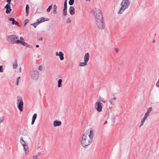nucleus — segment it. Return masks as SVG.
Here are the masks:
<instances>
[{
    "instance_id": "f257e3e1",
    "label": "nucleus",
    "mask_w": 159,
    "mask_h": 159,
    "mask_svg": "<svg viewBox=\"0 0 159 159\" xmlns=\"http://www.w3.org/2000/svg\"><path fill=\"white\" fill-rule=\"evenodd\" d=\"M93 12L96 19V25L100 29H104L105 26L101 10L98 8H95L93 9Z\"/></svg>"
},
{
    "instance_id": "f03ea898",
    "label": "nucleus",
    "mask_w": 159,
    "mask_h": 159,
    "mask_svg": "<svg viewBox=\"0 0 159 159\" xmlns=\"http://www.w3.org/2000/svg\"><path fill=\"white\" fill-rule=\"evenodd\" d=\"M93 139L87 136V133L84 134L81 138V143L82 146L84 148L90 144L92 142Z\"/></svg>"
},
{
    "instance_id": "7ed1b4c3",
    "label": "nucleus",
    "mask_w": 159,
    "mask_h": 159,
    "mask_svg": "<svg viewBox=\"0 0 159 159\" xmlns=\"http://www.w3.org/2000/svg\"><path fill=\"white\" fill-rule=\"evenodd\" d=\"M17 107L18 109L20 110V111H22L23 110L24 103L22 98L18 97L17 98Z\"/></svg>"
},
{
    "instance_id": "20e7f679",
    "label": "nucleus",
    "mask_w": 159,
    "mask_h": 159,
    "mask_svg": "<svg viewBox=\"0 0 159 159\" xmlns=\"http://www.w3.org/2000/svg\"><path fill=\"white\" fill-rule=\"evenodd\" d=\"M49 20V18H47V19L45 20V18L43 17H41L37 20V22L33 24H32L31 25L33 26L35 28H36L37 26L39 24L46 21H48Z\"/></svg>"
},
{
    "instance_id": "39448f33",
    "label": "nucleus",
    "mask_w": 159,
    "mask_h": 159,
    "mask_svg": "<svg viewBox=\"0 0 159 159\" xmlns=\"http://www.w3.org/2000/svg\"><path fill=\"white\" fill-rule=\"evenodd\" d=\"M16 36L15 35H11L8 36V40L12 44L16 43L17 40H16Z\"/></svg>"
},
{
    "instance_id": "423d86ee",
    "label": "nucleus",
    "mask_w": 159,
    "mask_h": 159,
    "mask_svg": "<svg viewBox=\"0 0 159 159\" xmlns=\"http://www.w3.org/2000/svg\"><path fill=\"white\" fill-rule=\"evenodd\" d=\"M39 77L38 72L37 71L32 70L31 72V77L34 80H37Z\"/></svg>"
},
{
    "instance_id": "0eeeda50",
    "label": "nucleus",
    "mask_w": 159,
    "mask_h": 159,
    "mask_svg": "<svg viewBox=\"0 0 159 159\" xmlns=\"http://www.w3.org/2000/svg\"><path fill=\"white\" fill-rule=\"evenodd\" d=\"M95 109L99 112L102 111V107L100 102H97L95 103Z\"/></svg>"
},
{
    "instance_id": "6e6552de",
    "label": "nucleus",
    "mask_w": 159,
    "mask_h": 159,
    "mask_svg": "<svg viewBox=\"0 0 159 159\" xmlns=\"http://www.w3.org/2000/svg\"><path fill=\"white\" fill-rule=\"evenodd\" d=\"M4 8L6 9V13L7 14H9L11 11V7L10 5L7 4L5 6Z\"/></svg>"
},
{
    "instance_id": "1a4fd4ad",
    "label": "nucleus",
    "mask_w": 159,
    "mask_h": 159,
    "mask_svg": "<svg viewBox=\"0 0 159 159\" xmlns=\"http://www.w3.org/2000/svg\"><path fill=\"white\" fill-rule=\"evenodd\" d=\"M56 55L57 56H59L60 59L61 61H63L64 59V54L62 52L60 51L59 53L57 52L56 53Z\"/></svg>"
},
{
    "instance_id": "9d476101",
    "label": "nucleus",
    "mask_w": 159,
    "mask_h": 159,
    "mask_svg": "<svg viewBox=\"0 0 159 159\" xmlns=\"http://www.w3.org/2000/svg\"><path fill=\"white\" fill-rule=\"evenodd\" d=\"M121 4L125 6V7H127V8L129 5V0H123Z\"/></svg>"
},
{
    "instance_id": "9b49d317",
    "label": "nucleus",
    "mask_w": 159,
    "mask_h": 159,
    "mask_svg": "<svg viewBox=\"0 0 159 159\" xmlns=\"http://www.w3.org/2000/svg\"><path fill=\"white\" fill-rule=\"evenodd\" d=\"M61 124V122L60 121H58L57 120H55L53 122V125L54 127L59 126Z\"/></svg>"
},
{
    "instance_id": "f8f14e48",
    "label": "nucleus",
    "mask_w": 159,
    "mask_h": 159,
    "mask_svg": "<svg viewBox=\"0 0 159 159\" xmlns=\"http://www.w3.org/2000/svg\"><path fill=\"white\" fill-rule=\"evenodd\" d=\"M69 11L70 14L71 15H74L75 13V9L73 6H70V7Z\"/></svg>"
},
{
    "instance_id": "ddd939ff",
    "label": "nucleus",
    "mask_w": 159,
    "mask_h": 159,
    "mask_svg": "<svg viewBox=\"0 0 159 159\" xmlns=\"http://www.w3.org/2000/svg\"><path fill=\"white\" fill-rule=\"evenodd\" d=\"M121 7L120 8L119 11L118 12V13L119 14H121L123 12V11L127 8V7H125V6H123L122 5V4H121Z\"/></svg>"
},
{
    "instance_id": "4468645a",
    "label": "nucleus",
    "mask_w": 159,
    "mask_h": 159,
    "mask_svg": "<svg viewBox=\"0 0 159 159\" xmlns=\"http://www.w3.org/2000/svg\"><path fill=\"white\" fill-rule=\"evenodd\" d=\"M9 20L10 21H12V24H13V25H17L18 26H19V24H18V23L17 21H16V20H15V19L14 18H10L9 19Z\"/></svg>"
},
{
    "instance_id": "2eb2a0df",
    "label": "nucleus",
    "mask_w": 159,
    "mask_h": 159,
    "mask_svg": "<svg viewBox=\"0 0 159 159\" xmlns=\"http://www.w3.org/2000/svg\"><path fill=\"white\" fill-rule=\"evenodd\" d=\"M89 58V55L88 53H86L84 56V61L88 62Z\"/></svg>"
},
{
    "instance_id": "dca6fc26",
    "label": "nucleus",
    "mask_w": 159,
    "mask_h": 159,
    "mask_svg": "<svg viewBox=\"0 0 159 159\" xmlns=\"http://www.w3.org/2000/svg\"><path fill=\"white\" fill-rule=\"evenodd\" d=\"M149 115H147V114L145 113L144 117L143 118V119L142 120L140 124V126H141L143 125L144 122L145 121L146 119H147V117Z\"/></svg>"
},
{
    "instance_id": "f3484780",
    "label": "nucleus",
    "mask_w": 159,
    "mask_h": 159,
    "mask_svg": "<svg viewBox=\"0 0 159 159\" xmlns=\"http://www.w3.org/2000/svg\"><path fill=\"white\" fill-rule=\"evenodd\" d=\"M16 43H17V44L21 43L23 45L25 46L27 43H26L24 41H23L22 40H19L18 39V40H17Z\"/></svg>"
},
{
    "instance_id": "a211bd4d",
    "label": "nucleus",
    "mask_w": 159,
    "mask_h": 159,
    "mask_svg": "<svg viewBox=\"0 0 159 159\" xmlns=\"http://www.w3.org/2000/svg\"><path fill=\"white\" fill-rule=\"evenodd\" d=\"M87 136H89V137L90 139H93V131L92 130H90L89 134H87Z\"/></svg>"
},
{
    "instance_id": "6ab92c4d",
    "label": "nucleus",
    "mask_w": 159,
    "mask_h": 159,
    "mask_svg": "<svg viewBox=\"0 0 159 159\" xmlns=\"http://www.w3.org/2000/svg\"><path fill=\"white\" fill-rule=\"evenodd\" d=\"M62 80L61 79H59L58 81V87L61 88L62 87Z\"/></svg>"
},
{
    "instance_id": "aec40b11",
    "label": "nucleus",
    "mask_w": 159,
    "mask_h": 159,
    "mask_svg": "<svg viewBox=\"0 0 159 159\" xmlns=\"http://www.w3.org/2000/svg\"><path fill=\"white\" fill-rule=\"evenodd\" d=\"M57 6L55 4L53 6V13L55 15L57 13Z\"/></svg>"
},
{
    "instance_id": "412c9836",
    "label": "nucleus",
    "mask_w": 159,
    "mask_h": 159,
    "mask_svg": "<svg viewBox=\"0 0 159 159\" xmlns=\"http://www.w3.org/2000/svg\"><path fill=\"white\" fill-rule=\"evenodd\" d=\"M18 66L17 61L16 60L13 63V67L14 69L16 68Z\"/></svg>"
},
{
    "instance_id": "4be33fe9",
    "label": "nucleus",
    "mask_w": 159,
    "mask_h": 159,
    "mask_svg": "<svg viewBox=\"0 0 159 159\" xmlns=\"http://www.w3.org/2000/svg\"><path fill=\"white\" fill-rule=\"evenodd\" d=\"M152 108L151 107H149L147 110L145 114H147V115H149V113L152 111Z\"/></svg>"
},
{
    "instance_id": "5701e85b",
    "label": "nucleus",
    "mask_w": 159,
    "mask_h": 159,
    "mask_svg": "<svg viewBox=\"0 0 159 159\" xmlns=\"http://www.w3.org/2000/svg\"><path fill=\"white\" fill-rule=\"evenodd\" d=\"M87 62L84 61V62H81L80 64V66H84L87 65Z\"/></svg>"
},
{
    "instance_id": "b1692460",
    "label": "nucleus",
    "mask_w": 159,
    "mask_h": 159,
    "mask_svg": "<svg viewBox=\"0 0 159 159\" xmlns=\"http://www.w3.org/2000/svg\"><path fill=\"white\" fill-rule=\"evenodd\" d=\"M29 6L28 4H27L26 6V12L27 15L29 13Z\"/></svg>"
},
{
    "instance_id": "393cba45",
    "label": "nucleus",
    "mask_w": 159,
    "mask_h": 159,
    "mask_svg": "<svg viewBox=\"0 0 159 159\" xmlns=\"http://www.w3.org/2000/svg\"><path fill=\"white\" fill-rule=\"evenodd\" d=\"M116 117V116L114 115H113V116H111V120L113 123H114L115 122Z\"/></svg>"
},
{
    "instance_id": "a878e982",
    "label": "nucleus",
    "mask_w": 159,
    "mask_h": 159,
    "mask_svg": "<svg viewBox=\"0 0 159 159\" xmlns=\"http://www.w3.org/2000/svg\"><path fill=\"white\" fill-rule=\"evenodd\" d=\"M20 143L22 145V146H23L25 144H26L25 141L23 140V138L22 137L20 138Z\"/></svg>"
},
{
    "instance_id": "bb28decb",
    "label": "nucleus",
    "mask_w": 159,
    "mask_h": 159,
    "mask_svg": "<svg viewBox=\"0 0 159 159\" xmlns=\"http://www.w3.org/2000/svg\"><path fill=\"white\" fill-rule=\"evenodd\" d=\"M52 4L51 5H50L48 7V8L47 9L46 11L48 12H49L51 10L52 8Z\"/></svg>"
},
{
    "instance_id": "cd10ccee",
    "label": "nucleus",
    "mask_w": 159,
    "mask_h": 159,
    "mask_svg": "<svg viewBox=\"0 0 159 159\" xmlns=\"http://www.w3.org/2000/svg\"><path fill=\"white\" fill-rule=\"evenodd\" d=\"M67 8L64 7L63 10V15L65 16L67 14Z\"/></svg>"
},
{
    "instance_id": "c85d7f7f",
    "label": "nucleus",
    "mask_w": 159,
    "mask_h": 159,
    "mask_svg": "<svg viewBox=\"0 0 159 159\" xmlns=\"http://www.w3.org/2000/svg\"><path fill=\"white\" fill-rule=\"evenodd\" d=\"M23 146L24 147V149L25 151V153L26 154H27L26 152V151L27 149H28V146L26 144Z\"/></svg>"
},
{
    "instance_id": "c756f323",
    "label": "nucleus",
    "mask_w": 159,
    "mask_h": 159,
    "mask_svg": "<svg viewBox=\"0 0 159 159\" xmlns=\"http://www.w3.org/2000/svg\"><path fill=\"white\" fill-rule=\"evenodd\" d=\"M116 98L115 97H114L113 98H111L109 100V102L112 105H113V103H112V100H116Z\"/></svg>"
},
{
    "instance_id": "7c9ffc66",
    "label": "nucleus",
    "mask_w": 159,
    "mask_h": 159,
    "mask_svg": "<svg viewBox=\"0 0 159 159\" xmlns=\"http://www.w3.org/2000/svg\"><path fill=\"white\" fill-rule=\"evenodd\" d=\"M74 2V0H70L69 2V4L70 5H72Z\"/></svg>"
},
{
    "instance_id": "2f4dec72",
    "label": "nucleus",
    "mask_w": 159,
    "mask_h": 159,
    "mask_svg": "<svg viewBox=\"0 0 159 159\" xmlns=\"http://www.w3.org/2000/svg\"><path fill=\"white\" fill-rule=\"evenodd\" d=\"M37 115L36 113L34 114L32 117V120H35L37 118Z\"/></svg>"
},
{
    "instance_id": "473e14b6",
    "label": "nucleus",
    "mask_w": 159,
    "mask_h": 159,
    "mask_svg": "<svg viewBox=\"0 0 159 159\" xmlns=\"http://www.w3.org/2000/svg\"><path fill=\"white\" fill-rule=\"evenodd\" d=\"M67 0H65L64 2V7L67 8Z\"/></svg>"
},
{
    "instance_id": "72a5a7b5",
    "label": "nucleus",
    "mask_w": 159,
    "mask_h": 159,
    "mask_svg": "<svg viewBox=\"0 0 159 159\" xmlns=\"http://www.w3.org/2000/svg\"><path fill=\"white\" fill-rule=\"evenodd\" d=\"M20 78V77H18V78H17L16 79V85H18L19 84V79Z\"/></svg>"
},
{
    "instance_id": "f704fd0d",
    "label": "nucleus",
    "mask_w": 159,
    "mask_h": 159,
    "mask_svg": "<svg viewBox=\"0 0 159 159\" xmlns=\"http://www.w3.org/2000/svg\"><path fill=\"white\" fill-rule=\"evenodd\" d=\"M71 20L69 18H68L66 19V23L67 24L70 23L71 22Z\"/></svg>"
},
{
    "instance_id": "c9c22d12",
    "label": "nucleus",
    "mask_w": 159,
    "mask_h": 159,
    "mask_svg": "<svg viewBox=\"0 0 159 159\" xmlns=\"http://www.w3.org/2000/svg\"><path fill=\"white\" fill-rule=\"evenodd\" d=\"M3 72V66L2 65L0 66V72Z\"/></svg>"
},
{
    "instance_id": "e433bc0d",
    "label": "nucleus",
    "mask_w": 159,
    "mask_h": 159,
    "mask_svg": "<svg viewBox=\"0 0 159 159\" xmlns=\"http://www.w3.org/2000/svg\"><path fill=\"white\" fill-rule=\"evenodd\" d=\"M25 47H28L29 48H32V46L30 45H29L27 43H26V45L25 46Z\"/></svg>"
},
{
    "instance_id": "4c0bfd02",
    "label": "nucleus",
    "mask_w": 159,
    "mask_h": 159,
    "mask_svg": "<svg viewBox=\"0 0 159 159\" xmlns=\"http://www.w3.org/2000/svg\"><path fill=\"white\" fill-rule=\"evenodd\" d=\"M29 22V20L28 19H26L25 21V24L24 25H25L27 24Z\"/></svg>"
},
{
    "instance_id": "58836bf2",
    "label": "nucleus",
    "mask_w": 159,
    "mask_h": 159,
    "mask_svg": "<svg viewBox=\"0 0 159 159\" xmlns=\"http://www.w3.org/2000/svg\"><path fill=\"white\" fill-rule=\"evenodd\" d=\"M33 158L34 159H39V158L37 156L34 155L33 156Z\"/></svg>"
},
{
    "instance_id": "ea45409f",
    "label": "nucleus",
    "mask_w": 159,
    "mask_h": 159,
    "mask_svg": "<svg viewBox=\"0 0 159 159\" xmlns=\"http://www.w3.org/2000/svg\"><path fill=\"white\" fill-rule=\"evenodd\" d=\"M7 4H8V5H10L11 3V0H7Z\"/></svg>"
},
{
    "instance_id": "a19ab883",
    "label": "nucleus",
    "mask_w": 159,
    "mask_h": 159,
    "mask_svg": "<svg viewBox=\"0 0 159 159\" xmlns=\"http://www.w3.org/2000/svg\"><path fill=\"white\" fill-rule=\"evenodd\" d=\"M39 69L40 70H42V67L41 66H39Z\"/></svg>"
},
{
    "instance_id": "79ce46f5",
    "label": "nucleus",
    "mask_w": 159,
    "mask_h": 159,
    "mask_svg": "<svg viewBox=\"0 0 159 159\" xmlns=\"http://www.w3.org/2000/svg\"><path fill=\"white\" fill-rule=\"evenodd\" d=\"M35 121V120H32V122H31V124L32 125H33L34 124Z\"/></svg>"
},
{
    "instance_id": "37998d69",
    "label": "nucleus",
    "mask_w": 159,
    "mask_h": 159,
    "mask_svg": "<svg viewBox=\"0 0 159 159\" xmlns=\"http://www.w3.org/2000/svg\"><path fill=\"white\" fill-rule=\"evenodd\" d=\"M101 101L102 102H103V103H105V102H106V101L104 100L103 99H101Z\"/></svg>"
},
{
    "instance_id": "c03bdc74",
    "label": "nucleus",
    "mask_w": 159,
    "mask_h": 159,
    "mask_svg": "<svg viewBox=\"0 0 159 159\" xmlns=\"http://www.w3.org/2000/svg\"><path fill=\"white\" fill-rule=\"evenodd\" d=\"M115 49V51L116 52H118L119 50H118V49H117V48H116Z\"/></svg>"
},
{
    "instance_id": "a18cd8bd",
    "label": "nucleus",
    "mask_w": 159,
    "mask_h": 159,
    "mask_svg": "<svg viewBox=\"0 0 159 159\" xmlns=\"http://www.w3.org/2000/svg\"><path fill=\"white\" fill-rule=\"evenodd\" d=\"M43 40V38L42 37H41L39 39V40L40 41H42Z\"/></svg>"
},
{
    "instance_id": "49530a36",
    "label": "nucleus",
    "mask_w": 159,
    "mask_h": 159,
    "mask_svg": "<svg viewBox=\"0 0 159 159\" xmlns=\"http://www.w3.org/2000/svg\"><path fill=\"white\" fill-rule=\"evenodd\" d=\"M20 40H22V41H23V40H24V39L22 37H20Z\"/></svg>"
},
{
    "instance_id": "de8ad7c7",
    "label": "nucleus",
    "mask_w": 159,
    "mask_h": 159,
    "mask_svg": "<svg viewBox=\"0 0 159 159\" xmlns=\"http://www.w3.org/2000/svg\"><path fill=\"white\" fill-rule=\"evenodd\" d=\"M19 70L20 72H21V67H20V68L19 69Z\"/></svg>"
},
{
    "instance_id": "09e8293b",
    "label": "nucleus",
    "mask_w": 159,
    "mask_h": 159,
    "mask_svg": "<svg viewBox=\"0 0 159 159\" xmlns=\"http://www.w3.org/2000/svg\"><path fill=\"white\" fill-rule=\"evenodd\" d=\"M107 123V120H106L104 123V125L106 124V123Z\"/></svg>"
},
{
    "instance_id": "8fccbe9b",
    "label": "nucleus",
    "mask_w": 159,
    "mask_h": 159,
    "mask_svg": "<svg viewBox=\"0 0 159 159\" xmlns=\"http://www.w3.org/2000/svg\"><path fill=\"white\" fill-rule=\"evenodd\" d=\"M36 48H39V45H36Z\"/></svg>"
},
{
    "instance_id": "3c124183",
    "label": "nucleus",
    "mask_w": 159,
    "mask_h": 159,
    "mask_svg": "<svg viewBox=\"0 0 159 159\" xmlns=\"http://www.w3.org/2000/svg\"><path fill=\"white\" fill-rule=\"evenodd\" d=\"M155 42V40H154L153 41V42H152V43H154Z\"/></svg>"
},
{
    "instance_id": "603ef678",
    "label": "nucleus",
    "mask_w": 159,
    "mask_h": 159,
    "mask_svg": "<svg viewBox=\"0 0 159 159\" xmlns=\"http://www.w3.org/2000/svg\"><path fill=\"white\" fill-rule=\"evenodd\" d=\"M156 85L157 87H159V86H158V85L157 84H157H156Z\"/></svg>"
},
{
    "instance_id": "864d4df0",
    "label": "nucleus",
    "mask_w": 159,
    "mask_h": 159,
    "mask_svg": "<svg viewBox=\"0 0 159 159\" xmlns=\"http://www.w3.org/2000/svg\"><path fill=\"white\" fill-rule=\"evenodd\" d=\"M16 39H18V37H16Z\"/></svg>"
},
{
    "instance_id": "5fc2aeb1",
    "label": "nucleus",
    "mask_w": 159,
    "mask_h": 159,
    "mask_svg": "<svg viewBox=\"0 0 159 159\" xmlns=\"http://www.w3.org/2000/svg\"><path fill=\"white\" fill-rule=\"evenodd\" d=\"M86 1H89L90 0H86Z\"/></svg>"
},
{
    "instance_id": "6e6d98bb",
    "label": "nucleus",
    "mask_w": 159,
    "mask_h": 159,
    "mask_svg": "<svg viewBox=\"0 0 159 159\" xmlns=\"http://www.w3.org/2000/svg\"><path fill=\"white\" fill-rule=\"evenodd\" d=\"M158 83L159 84V80H158Z\"/></svg>"
}]
</instances>
